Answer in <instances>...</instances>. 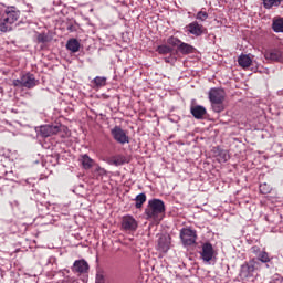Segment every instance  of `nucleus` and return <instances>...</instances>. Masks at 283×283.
<instances>
[{
    "instance_id": "nucleus-32",
    "label": "nucleus",
    "mask_w": 283,
    "mask_h": 283,
    "mask_svg": "<svg viewBox=\"0 0 283 283\" xmlns=\"http://www.w3.org/2000/svg\"><path fill=\"white\" fill-rule=\"evenodd\" d=\"M96 171H98L99 176H105L106 171L104 168H101L99 166L96 168Z\"/></svg>"
},
{
    "instance_id": "nucleus-9",
    "label": "nucleus",
    "mask_w": 283,
    "mask_h": 283,
    "mask_svg": "<svg viewBox=\"0 0 283 283\" xmlns=\"http://www.w3.org/2000/svg\"><path fill=\"white\" fill-rule=\"evenodd\" d=\"M186 30L187 32H189V34H192L193 36H202L207 29L205 28V25L198 23V21H193L186 25Z\"/></svg>"
},
{
    "instance_id": "nucleus-18",
    "label": "nucleus",
    "mask_w": 283,
    "mask_h": 283,
    "mask_svg": "<svg viewBox=\"0 0 283 283\" xmlns=\"http://www.w3.org/2000/svg\"><path fill=\"white\" fill-rule=\"evenodd\" d=\"M272 30H273V32H276V33L283 32V18L282 17L273 18Z\"/></svg>"
},
{
    "instance_id": "nucleus-19",
    "label": "nucleus",
    "mask_w": 283,
    "mask_h": 283,
    "mask_svg": "<svg viewBox=\"0 0 283 283\" xmlns=\"http://www.w3.org/2000/svg\"><path fill=\"white\" fill-rule=\"evenodd\" d=\"M283 0H263V7L265 10H273V8H280Z\"/></svg>"
},
{
    "instance_id": "nucleus-20",
    "label": "nucleus",
    "mask_w": 283,
    "mask_h": 283,
    "mask_svg": "<svg viewBox=\"0 0 283 283\" xmlns=\"http://www.w3.org/2000/svg\"><path fill=\"white\" fill-rule=\"evenodd\" d=\"M238 63L240 67H251V64L253 63V60L249 55H240L238 59Z\"/></svg>"
},
{
    "instance_id": "nucleus-5",
    "label": "nucleus",
    "mask_w": 283,
    "mask_h": 283,
    "mask_svg": "<svg viewBox=\"0 0 283 283\" xmlns=\"http://www.w3.org/2000/svg\"><path fill=\"white\" fill-rule=\"evenodd\" d=\"M35 132L38 136H41V138H50V136H55V134H59L61 132L60 125H42L39 127H35Z\"/></svg>"
},
{
    "instance_id": "nucleus-26",
    "label": "nucleus",
    "mask_w": 283,
    "mask_h": 283,
    "mask_svg": "<svg viewBox=\"0 0 283 283\" xmlns=\"http://www.w3.org/2000/svg\"><path fill=\"white\" fill-rule=\"evenodd\" d=\"M168 45H171L172 48H178V45H180L182 43V41H180V39L176 38V36H170L167 40Z\"/></svg>"
},
{
    "instance_id": "nucleus-11",
    "label": "nucleus",
    "mask_w": 283,
    "mask_h": 283,
    "mask_svg": "<svg viewBox=\"0 0 283 283\" xmlns=\"http://www.w3.org/2000/svg\"><path fill=\"white\" fill-rule=\"evenodd\" d=\"M201 258L203 262H211L213 260V245L211 243H205L202 245Z\"/></svg>"
},
{
    "instance_id": "nucleus-6",
    "label": "nucleus",
    "mask_w": 283,
    "mask_h": 283,
    "mask_svg": "<svg viewBox=\"0 0 283 283\" xmlns=\"http://www.w3.org/2000/svg\"><path fill=\"white\" fill-rule=\"evenodd\" d=\"M180 239L185 247H191V244H196V231L184 228L180 231Z\"/></svg>"
},
{
    "instance_id": "nucleus-23",
    "label": "nucleus",
    "mask_w": 283,
    "mask_h": 283,
    "mask_svg": "<svg viewBox=\"0 0 283 283\" xmlns=\"http://www.w3.org/2000/svg\"><path fill=\"white\" fill-rule=\"evenodd\" d=\"M135 201L136 209H140L143 207V203L147 202V196L145 193H139L136 196Z\"/></svg>"
},
{
    "instance_id": "nucleus-27",
    "label": "nucleus",
    "mask_w": 283,
    "mask_h": 283,
    "mask_svg": "<svg viewBox=\"0 0 283 283\" xmlns=\"http://www.w3.org/2000/svg\"><path fill=\"white\" fill-rule=\"evenodd\" d=\"M259 260L260 262H262L263 264H266L269 262H271V258H269V253L263 251L259 254Z\"/></svg>"
},
{
    "instance_id": "nucleus-24",
    "label": "nucleus",
    "mask_w": 283,
    "mask_h": 283,
    "mask_svg": "<svg viewBox=\"0 0 283 283\" xmlns=\"http://www.w3.org/2000/svg\"><path fill=\"white\" fill-rule=\"evenodd\" d=\"M95 87H105L107 85V77L97 76L93 80Z\"/></svg>"
},
{
    "instance_id": "nucleus-4",
    "label": "nucleus",
    "mask_w": 283,
    "mask_h": 283,
    "mask_svg": "<svg viewBox=\"0 0 283 283\" xmlns=\"http://www.w3.org/2000/svg\"><path fill=\"white\" fill-rule=\"evenodd\" d=\"M36 77L34 74L27 73L22 75L19 80H13L14 87H25L27 90H32V87H36Z\"/></svg>"
},
{
    "instance_id": "nucleus-29",
    "label": "nucleus",
    "mask_w": 283,
    "mask_h": 283,
    "mask_svg": "<svg viewBox=\"0 0 283 283\" xmlns=\"http://www.w3.org/2000/svg\"><path fill=\"white\" fill-rule=\"evenodd\" d=\"M229 160V153L226 150L219 153V163H227Z\"/></svg>"
},
{
    "instance_id": "nucleus-28",
    "label": "nucleus",
    "mask_w": 283,
    "mask_h": 283,
    "mask_svg": "<svg viewBox=\"0 0 283 283\" xmlns=\"http://www.w3.org/2000/svg\"><path fill=\"white\" fill-rule=\"evenodd\" d=\"M196 19L198 21H206L209 19V13H207V11H199L196 15Z\"/></svg>"
},
{
    "instance_id": "nucleus-10",
    "label": "nucleus",
    "mask_w": 283,
    "mask_h": 283,
    "mask_svg": "<svg viewBox=\"0 0 283 283\" xmlns=\"http://www.w3.org/2000/svg\"><path fill=\"white\" fill-rule=\"evenodd\" d=\"M73 273H87L90 264L85 260H76L72 266Z\"/></svg>"
},
{
    "instance_id": "nucleus-21",
    "label": "nucleus",
    "mask_w": 283,
    "mask_h": 283,
    "mask_svg": "<svg viewBox=\"0 0 283 283\" xmlns=\"http://www.w3.org/2000/svg\"><path fill=\"white\" fill-rule=\"evenodd\" d=\"M178 50L181 54H192L193 52V46L190 45V44H187L185 42H181L179 45H178Z\"/></svg>"
},
{
    "instance_id": "nucleus-16",
    "label": "nucleus",
    "mask_w": 283,
    "mask_h": 283,
    "mask_svg": "<svg viewBox=\"0 0 283 283\" xmlns=\"http://www.w3.org/2000/svg\"><path fill=\"white\" fill-rule=\"evenodd\" d=\"M108 163H109V165H114L115 167H120V165H125V163H129V161L127 160L126 156L116 155V156L112 157L108 160Z\"/></svg>"
},
{
    "instance_id": "nucleus-22",
    "label": "nucleus",
    "mask_w": 283,
    "mask_h": 283,
    "mask_svg": "<svg viewBox=\"0 0 283 283\" xmlns=\"http://www.w3.org/2000/svg\"><path fill=\"white\" fill-rule=\"evenodd\" d=\"M81 163L84 169H92V166L94 165V160L87 155H82Z\"/></svg>"
},
{
    "instance_id": "nucleus-1",
    "label": "nucleus",
    "mask_w": 283,
    "mask_h": 283,
    "mask_svg": "<svg viewBox=\"0 0 283 283\" xmlns=\"http://www.w3.org/2000/svg\"><path fill=\"white\" fill-rule=\"evenodd\" d=\"M147 220H155L160 222L165 213V202L160 199H151L148 201V208L145 210Z\"/></svg>"
},
{
    "instance_id": "nucleus-12",
    "label": "nucleus",
    "mask_w": 283,
    "mask_h": 283,
    "mask_svg": "<svg viewBox=\"0 0 283 283\" xmlns=\"http://www.w3.org/2000/svg\"><path fill=\"white\" fill-rule=\"evenodd\" d=\"M254 271H255L254 265H250L249 263L241 265V270H240L241 280H248V277H253Z\"/></svg>"
},
{
    "instance_id": "nucleus-30",
    "label": "nucleus",
    "mask_w": 283,
    "mask_h": 283,
    "mask_svg": "<svg viewBox=\"0 0 283 283\" xmlns=\"http://www.w3.org/2000/svg\"><path fill=\"white\" fill-rule=\"evenodd\" d=\"M260 191H261L263 195L271 193V186H269L268 184H262V185L260 186Z\"/></svg>"
},
{
    "instance_id": "nucleus-2",
    "label": "nucleus",
    "mask_w": 283,
    "mask_h": 283,
    "mask_svg": "<svg viewBox=\"0 0 283 283\" xmlns=\"http://www.w3.org/2000/svg\"><path fill=\"white\" fill-rule=\"evenodd\" d=\"M4 14L6 15L0 19V32H10L12 30V23H17V21H19L21 12L14 7H11L6 9Z\"/></svg>"
},
{
    "instance_id": "nucleus-3",
    "label": "nucleus",
    "mask_w": 283,
    "mask_h": 283,
    "mask_svg": "<svg viewBox=\"0 0 283 283\" xmlns=\"http://www.w3.org/2000/svg\"><path fill=\"white\" fill-rule=\"evenodd\" d=\"M208 96L213 112H217V114L224 112V90L211 88Z\"/></svg>"
},
{
    "instance_id": "nucleus-7",
    "label": "nucleus",
    "mask_w": 283,
    "mask_h": 283,
    "mask_svg": "<svg viewBox=\"0 0 283 283\" xmlns=\"http://www.w3.org/2000/svg\"><path fill=\"white\" fill-rule=\"evenodd\" d=\"M111 134L114 140H116V143H119V145H126V143H129V136H127V133H125V130H123V128H120L119 126H115L114 128H112Z\"/></svg>"
},
{
    "instance_id": "nucleus-13",
    "label": "nucleus",
    "mask_w": 283,
    "mask_h": 283,
    "mask_svg": "<svg viewBox=\"0 0 283 283\" xmlns=\"http://www.w3.org/2000/svg\"><path fill=\"white\" fill-rule=\"evenodd\" d=\"M190 113L197 120H202L207 115V108H205V106L196 105L190 108Z\"/></svg>"
},
{
    "instance_id": "nucleus-31",
    "label": "nucleus",
    "mask_w": 283,
    "mask_h": 283,
    "mask_svg": "<svg viewBox=\"0 0 283 283\" xmlns=\"http://www.w3.org/2000/svg\"><path fill=\"white\" fill-rule=\"evenodd\" d=\"M38 41L40 43H45V41H48V38L44 34H40L38 35Z\"/></svg>"
},
{
    "instance_id": "nucleus-15",
    "label": "nucleus",
    "mask_w": 283,
    "mask_h": 283,
    "mask_svg": "<svg viewBox=\"0 0 283 283\" xmlns=\"http://www.w3.org/2000/svg\"><path fill=\"white\" fill-rule=\"evenodd\" d=\"M169 237L166 235H161L158 239V244H157V249L158 251H160L161 253H167V251H169Z\"/></svg>"
},
{
    "instance_id": "nucleus-8",
    "label": "nucleus",
    "mask_w": 283,
    "mask_h": 283,
    "mask_svg": "<svg viewBox=\"0 0 283 283\" xmlns=\"http://www.w3.org/2000/svg\"><path fill=\"white\" fill-rule=\"evenodd\" d=\"M122 229L129 233L138 229V221H136L132 216L127 214L122 218Z\"/></svg>"
},
{
    "instance_id": "nucleus-17",
    "label": "nucleus",
    "mask_w": 283,
    "mask_h": 283,
    "mask_svg": "<svg viewBox=\"0 0 283 283\" xmlns=\"http://www.w3.org/2000/svg\"><path fill=\"white\" fill-rule=\"evenodd\" d=\"M66 50L73 53L78 52L81 50V42H78L76 39H70L66 42Z\"/></svg>"
},
{
    "instance_id": "nucleus-25",
    "label": "nucleus",
    "mask_w": 283,
    "mask_h": 283,
    "mask_svg": "<svg viewBox=\"0 0 283 283\" xmlns=\"http://www.w3.org/2000/svg\"><path fill=\"white\" fill-rule=\"evenodd\" d=\"M157 52H159V54H171L174 52V49L169 45H159L157 48Z\"/></svg>"
},
{
    "instance_id": "nucleus-14",
    "label": "nucleus",
    "mask_w": 283,
    "mask_h": 283,
    "mask_svg": "<svg viewBox=\"0 0 283 283\" xmlns=\"http://www.w3.org/2000/svg\"><path fill=\"white\" fill-rule=\"evenodd\" d=\"M264 59L266 61H282V51L280 50H270L264 53Z\"/></svg>"
}]
</instances>
